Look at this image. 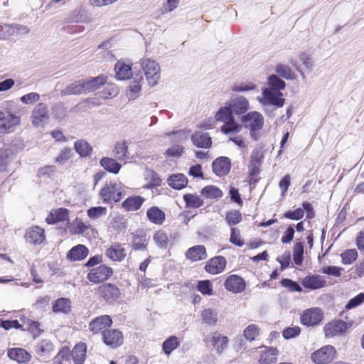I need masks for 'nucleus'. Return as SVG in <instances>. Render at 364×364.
Returning a JSON list of instances; mask_svg holds the SVG:
<instances>
[{"instance_id": "16", "label": "nucleus", "mask_w": 364, "mask_h": 364, "mask_svg": "<svg viewBox=\"0 0 364 364\" xmlns=\"http://www.w3.org/2000/svg\"><path fill=\"white\" fill-rule=\"evenodd\" d=\"M348 328V324L342 320H336L327 323L324 327V331L326 336H334L341 334Z\"/></svg>"}, {"instance_id": "21", "label": "nucleus", "mask_w": 364, "mask_h": 364, "mask_svg": "<svg viewBox=\"0 0 364 364\" xmlns=\"http://www.w3.org/2000/svg\"><path fill=\"white\" fill-rule=\"evenodd\" d=\"M193 144L198 147L207 149L212 144L209 134L202 131L196 132L191 137Z\"/></svg>"}, {"instance_id": "35", "label": "nucleus", "mask_w": 364, "mask_h": 364, "mask_svg": "<svg viewBox=\"0 0 364 364\" xmlns=\"http://www.w3.org/2000/svg\"><path fill=\"white\" fill-rule=\"evenodd\" d=\"M83 82L85 92H87L98 89L100 85H102L106 82V79L102 75H100L87 80H83Z\"/></svg>"}, {"instance_id": "47", "label": "nucleus", "mask_w": 364, "mask_h": 364, "mask_svg": "<svg viewBox=\"0 0 364 364\" xmlns=\"http://www.w3.org/2000/svg\"><path fill=\"white\" fill-rule=\"evenodd\" d=\"M304 245L301 242H297L293 248V259L296 265H301L304 259Z\"/></svg>"}, {"instance_id": "17", "label": "nucleus", "mask_w": 364, "mask_h": 364, "mask_svg": "<svg viewBox=\"0 0 364 364\" xmlns=\"http://www.w3.org/2000/svg\"><path fill=\"white\" fill-rule=\"evenodd\" d=\"M4 123L0 125V134L13 132L16 127L20 124L21 118L10 112H8V117L3 119Z\"/></svg>"}, {"instance_id": "45", "label": "nucleus", "mask_w": 364, "mask_h": 364, "mask_svg": "<svg viewBox=\"0 0 364 364\" xmlns=\"http://www.w3.org/2000/svg\"><path fill=\"white\" fill-rule=\"evenodd\" d=\"M179 346V342L176 336H172L166 339L162 345L164 352L167 355H170L172 351L177 348Z\"/></svg>"}, {"instance_id": "56", "label": "nucleus", "mask_w": 364, "mask_h": 364, "mask_svg": "<svg viewBox=\"0 0 364 364\" xmlns=\"http://www.w3.org/2000/svg\"><path fill=\"white\" fill-rule=\"evenodd\" d=\"M364 303V293H360L355 297L350 299L346 304V309H352Z\"/></svg>"}, {"instance_id": "26", "label": "nucleus", "mask_w": 364, "mask_h": 364, "mask_svg": "<svg viewBox=\"0 0 364 364\" xmlns=\"http://www.w3.org/2000/svg\"><path fill=\"white\" fill-rule=\"evenodd\" d=\"M114 70L117 78L121 80L129 79L132 75L130 65L121 61H118L115 64Z\"/></svg>"}, {"instance_id": "10", "label": "nucleus", "mask_w": 364, "mask_h": 364, "mask_svg": "<svg viewBox=\"0 0 364 364\" xmlns=\"http://www.w3.org/2000/svg\"><path fill=\"white\" fill-rule=\"evenodd\" d=\"M49 118L48 107L44 103H38L32 112V124L34 127H39Z\"/></svg>"}, {"instance_id": "54", "label": "nucleus", "mask_w": 364, "mask_h": 364, "mask_svg": "<svg viewBox=\"0 0 364 364\" xmlns=\"http://www.w3.org/2000/svg\"><path fill=\"white\" fill-rule=\"evenodd\" d=\"M154 240L159 247L165 248L167 246L168 237L164 232L159 230L154 234Z\"/></svg>"}, {"instance_id": "9", "label": "nucleus", "mask_w": 364, "mask_h": 364, "mask_svg": "<svg viewBox=\"0 0 364 364\" xmlns=\"http://www.w3.org/2000/svg\"><path fill=\"white\" fill-rule=\"evenodd\" d=\"M104 343L111 348H117L121 346L124 341L122 333L116 329L105 330L102 333Z\"/></svg>"}, {"instance_id": "7", "label": "nucleus", "mask_w": 364, "mask_h": 364, "mask_svg": "<svg viewBox=\"0 0 364 364\" xmlns=\"http://www.w3.org/2000/svg\"><path fill=\"white\" fill-rule=\"evenodd\" d=\"M227 102L235 115L243 114L250 108L249 101L242 95H232Z\"/></svg>"}, {"instance_id": "50", "label": "nucleus", "mask_w": 364, "mask_h": 364, "mask_svg": "<svg viewBox=\"0 0 364 364\" xmlns=\"http://www.w3.org/2000/svg\"><path fill=\"white\" fill-rule=\"evenodd\" d=\"M107 208L105 207H92L87 210L89 218L96 220L107 214Z\"/></svg>"}, {"instance_id": "48", "label": "nucleus", "mask_w": 364, "mask_h": 364, "mask_svg": "<svg viewBox=\"0 0 364 364\" xmlns=\"http://www.w3.org/2000/svg\"><path fill=\"white\" fill-rule=\"evenodd\" d=\"M341 257L343 264H350L357 259L358 252L355 249L346 250L341 254Z\"/></svg>"}, {"instance_id": "6", "label": "nucleus", "mask_w": 364, "mask_h": 364, "mask_svg": "<svg viewBox=\"0 0 364 364\" xmlns=\"http://www.w3.org/2000/svg\"><path fill=\"white\" fill-rule=\"evenodd\" d=\"M113 273L112 269L107 265H100L92 269L87 274V279L94 284L103 282L109 279Z\"/></svg>"}, {"instance_id": "59", "label": "nucleus", "mask_w": 364, "mask_h": 364, "mask_svg": "<svg viewBox=\"0 0 364 364\" xmlns=\"http://www.w3.org/2000/svg\"><path fill=\"white\" fill-rule=\"evenodd\" d=\"M298 58L299 60L302 62L306 69L309 70L310 71L312 70L314 68V62L309 53L304 52L301 53L299 54Z\"/></svg>"}, {"instance_id": "42", "label": "nucleus", "mask_w": 364, "mask_h": 364, "mask_svg": "<svg viewBox=\"0 0 364 364\" xmlns=\"http://www.w3.org/2000/svg\"><path fill=\"white\" fill-rule=\"evenodd\" d=\"M118 92L119 89L116 85L107 84L98 95L100 98L107 100L117 96Z\"/></svg>"}, {"instance_id": "22", "label": "nucleus", "mask_w": 364, "mask_h": 364, "mask_svg": "<svg viewBox=\"0 0 364 364\" xmlns=\"http://www.w3.org/2000/svg\"><path fill=\"white\" fill-rule=\"evenodd\" d=\"M186 256L188 259L196 262L205 259L208 255L203 245H196L186 251Z\"/></svg>"}, {"instance_id": "19", "label": "nucleus", "mask_w": 364, "mask_h": 364, "mask_svg": "<svg viewBox=\"0 0 364 364\" xmlns=\"http://www.w3.org/2000/svg\"><path fill=\"white\" fill-rule=\"evenodd\" d=\"M230 169V161L228 157L221 156L213 163V171L218 176L226 175Z\"/></svg>"}, {"instance_id": "12", "label": "nucleus", "mask_w": 364, "mask_h": 364, "mask_svg": "<svg viewBox=\"0 0 364 364\" xmlns=\"http://www.w3.org/2000/svg\"><path fill=\"white\" fill-rule=\"evenodd\" d=\"M45 231L38 226H33L26 230L25 234L26 240L30 244L39 245L45 240Z\"/></svg>"}, {"instance_id": "30", "label": "nucleus", "mask_w": 364, "mask_h": 364, "mask_svg": "<svg viewBox=\"0 0 364 364\" xmlns=\"http://www.w3.org/2000/svg\"><path fill=\"white\" fill-rule=\"evenodd\" d=\"M87 346L84 343H79L74 347L72 356L75 364H83L86 355Z\"/></svg>"}, {"instance_id": "31", "label": "nucleus", "mask_w": 364, "mask_h": 364, "mask_svg": "<svg viewBox=\"0 0 364 364\" xmlns=\"http://www.w3.org/2000/svg\"><path fill=\"white\" fill-rule=\"evenodd\" d=\"M114 156L123 161H127L129 159L128 146L125 141H119L115 144L113 150Z\"/></svg>"}, {"instance_id": "24", "label": "nucleus", "mask_w": 364, "mask_h": 364, "mask_svg": "<svg viewBox=\"0 0 364 364\" xmlns=\"http://www.w3.org/2000/svg\"><path fill=\"white\" fill-rule=\"evenodd\" d=\"M167 183L171 188L181 190L187 186L188 178L183 173H174L168 177Z\"/></svg>"}, {"instance_id": "38", "label": "nucleus", "mask_w": 364, "mask_h": 364, "mask_svg": "<svg viewBox=\"0 0 364 364\" xmlns=\"http://www.w3.org/2000/svg\"><path fill=\"white\" fill-rule=\"evenodd\" d=\"M89 226L82 221L81 219L76 218L68 227L69 232L73 235H80L85 232Z\"/></svg>"}, {"instance_id": "57", "label": "nucleus", "mask_w": 364, "mask_h": 364, "mask_svg": "<svg viewBox=\"0 0 364 364\" xmlns=\"http://www.w3.org/2000/svg\"><path fill=\"white\" fill-rule=\"evenodd\" d=\"M300 332L301 328L299 326L288 327L284 329L282 336L285 339L288 340L298 336Z\"/></svg>"}, {"instance_id": "64", "label": "nucleus", "mask_w": 364, "mask_h": 364, "mask_svg": "<svg viewBox=\"0 0 364 364\" xmlns=\"http://www.w3.org/2000/svg\"><path fill=\"white\" fill-rule=\"evenodd\" d=\"M40 99V95L37 92H30L21 97V101L26 105L33 104Z\"/></svg>"}, {"instance_id": "43", "label": "nucleus", "mask_w": 364, "mask_h": 364, "mask_svg": "<svg viewBox=\"0 0 364 364\" xmlns=\"http://www.w3.org/2000/svg\"><path fill=\"white\" fill-rule=\"evenodd\" d=\"M75 149L80 156L85 157L91 154L92 146L85 140H78L75 143Z\"/></svg>"}, {"instance_id": "33", "label": "nucleus", "mask_w": 364, "mask_h": 364, "mask_svg": "<svg viewBox=\"0 0 364 364\" xmlns=\"http://www.w3.org/2000/svg\"><path fill=\"white\" fill-rule=\"evenodd\" d=\"M85 92L83 80H78L68 85L61 91L62 95H80Z\"/></svg>"}, {"instance_id": "32", "label": "nucleus", "mask_w": 364, "mask_h": 364, "mask_svg": "<svg viewBox=\"0 0 364 364\" xmlns=\"http://www.w3.org/2000/svg\"><path fill=\"white\" fill-rule=\"evenodd\" d=\"M148 219L153 223L161 225L165 220V213L158 207H151L146 212Z\"/></svg>"}, {"instance_id": "61", "label": "nucleus", "mask_w": 364, "mask_h": 364, "mask_svg": "<svg viewBox=\"0 0 364 364\" xmlns=\"http://www.w3.org/2000/svg\"><path fill=\"white\" fill-rule=\"evenodd\" d=\"M143 81V77L141 75H136L134 78V80L130 82L129 89L134 94H137L140 92L141 86V82Z\"/></svg>"}, {"instance_id": "39", "label": "nucleus", "mask_w": 364, "mask_h": 364, "mask_svg": "<svg viewBox=\"0 0 364 364\" xmlns=\"http://www.w3.org/2000/svg\"><path fill=\"white\" fill-rule=\"evenodd\" d=\"M70 301L66 298L57 299L53 305V311L54 312H63L67 314L70 311Z\"/></svg>"}, {"instance_id": "14", "label": "nucleus", "mask_w": 364, "mask_h": 364, "mask_svg": "<svg viewBox=\"0 0 364 364\" xmlns=\"http://www.w3.org/2000/svg\"><path fill=\"white\" fill-rule=\"evenodd\" d=\"M225 287L227 290L234 292H242L245 288L244 279L237 275L229 276L225 282Z\"/></svg>"}, {"instance_id": "52", "label": "nucleus", "mask_w": 364, "mask_h": 364, "mask_svg": "<svg viewBox=\"0 0 364 364\" xmlns=\"http://www.w3.org/2000/svg\"><path fill=\"white\" fill-rule=\"evenodd\" d=\"M225 220L229 225H235L241 221L242 215L239 210H230L227 213Z\"/></svg>"}, {"instance_id": "34", "label": "nucleus", "mask_w": 364, "mask_h": 364, "mask_svg": "<svg viewBox=\"0 0 364 364\" xmlns=\"http://www.w3.org/2000/svg\"><path fill=\"white\" fill-rule=\"evenodd\" d=\"M144 201L141 196L129 197L122 203V206L129 211H135L140 208Z\"/></svg>"}, {"instance_id": "8", "label": "nucleus", "mask_w": 364, "mask_h": 364, "mask_svg": "<svg viewBox=\"0 0 364 364\" xmlns=\"http://www.w3.org/2000/svg\"><path fill=\"white\" fill-rule=\"evenodd\" d=\"M323 318L321 310L318 308H312L306 310L301 316V322L306 326L318 325Z\"/></svg>"}, {"instance_id": "29", "label": "nucleus", "mask_w": 364, "mask_h": 364, "mask_svg": "<svg viewBox=\"0 0 364 364\" xmlns=\"http://www.w3.org/2000/svg\"><path fill=\"white\" fill-rule=\"evenodd\" d=\"M269 87L263 90L262 97H259V101L264 105H273V75L268 77Z\"/></svg>"}, {"instance_id": "4", "label": "nucleus", "mask_w": 364, "mask_h": 364, "mask_svg": "<svg viewBox=\"0 0 364 364\" xmlns=\"http://www.w3.org/2000/svg\"><path fill=\"white\" fill-rule=\"evenodd\" d=\"M241 122L244 127L250 130V134L254 139L255 132L260 130L263 127L264 119L262 115L257 112H250L241 117Z\"/></svg>"}, {"instance_id": "55", "label": "nucleus", "mask_w": 364, "mask_h": 364, "mask_svg": "<svg viewBox=\"0 0 364 364\" xmlns=\"http://www.w3.org/2000/svg\"><path fill=\"white\" fill-rule=\"evenodd\" d=\"M282 287L288 289L291 291L300 292L302 291L300 285L296 282L290 279H282L280 282Z\"/></svg>"}, {"instance_id": "37", "label": "nucleus", "mask_w": 364, "mask_h": 364, "mask_svg": "<svg viewBox=\"0 0 364 364\" xmlns=\"http://www.w3.org/2000/svg\"><path fill=\"white\" fill-rule=\"evenodd\" d=\"M100 164L105 170L113 173H117L121 168V165L112 158L102 159Z\"/></svg>"}, {"instance_id": "62", "label": "nucleus", "mask_w": 364, "mask_h": 364, "mask_svg": "<svg viewBox=\"0 0 364 364\" xmlns=\"http://www.w3.org/2000/svg\"><path fill=\"white\" fill-rule=\"evenodd\" d=\"M147 241L144 236L136 237L134 238L132 244L134 250H145L146 249Z\"/></svg>"}, {"instance_id": "40", "label": "nucleus", "mask_w": 364, "mask_h": 364, "mask_svg": "<svg viewBox=\"0 0 364 364\" xmlns=\"http://www.w3.org/2000/svg\"><path fill=\"white\" fill-rule=\"evenodd\" d=\"M259 364H272L273 362V350L271 348L262 346L259 348Z\"/></svg>"}, {"instance_id": "36", "label": "nucleus", "mask_w": 364, "mask_h": 364, "mask_svg": "<svg viewBox=\"0 0 364 364\" xmlns=\"http://www.w3.org/2000/svg\"><path fill=\"white\" fill-rule=\"evenodd\" d=\"M275 72L277 73L278 77H281L287 80H292L295 79V74L291 68L283 64H277L274 68Z\"/></svg>"}, {"instance_id": "13", "label": "nucleus", "mask_w": 364, "mask_h": 364, "mask_svg": "<svg viewBox=\"0 0 364 364\" xmlns=\"http://www.w3.org/2000/svg\"><path fill=\"white\" fill-rule=\"evenodd\" d=\"M70 215V210L64 208H60L57 209H53L46 218V221L48 224H55L60 222H65L68 220Z\"/></svg>"}, {"instance_id": "51", "label": "nucleus", "mask_w": 364, "mask_h": 364, "mask_svg": "<svg viewBox=\"0 0 364 364\" xmlns=\"http://www.w3.org/2000/svg\"><path fill=\"white\" fill-rule=\"evenodd\" d=\"M259 333V328L255 324L248 326L243 331L244 337L248 341H254Z\"/></svg>"}, {"instance_id": "63", "label": "nucleus", "mask_w": 364, "mask_h": 364, "mask_svg": "<svg viewBox=\"0 0 364 364\" xmlns=\"http://www.w3.org/2000/svg\"><path fill=\"white\" fill-rule=\"evenodd\" d=\"M255 88V85L252 83H240V84H235L232 86L231 90L233 92H246L249 90H254Z\"/></svg>"}, {"instance_id": "25", "label": "nucleus", "mask_w": 364, "mask_h": 364, "mask_svg": "<svg viewBox=\"0 0 364 364\" xmlns=\"http://www.w3.org/2000/svg\"><path fill=\"white\" fill-rule=\"evenodd\" d=\"M88 255V249L83 245L73 247L68 253L67 257L72 261L82 260Z\"/></svg>"}, {"instance_id": "20", "label": "nucleus", "mask_w": 364, "mask_h": 364, "mask_svg": "<svg viewBox=\"0 0 364 364\" xmlns=\"http://www.w3.org/2000/svg\"><path fill=\"white\" fill-rule=\"evenodd\" d=\"M99 294L107 301L114 300L120 294L119 289L112 284H105L100 287Z\"/></svg>"}, {"instance_id": "3", "label": "nucleus", "mask_w": 364, "mask_h": 364, "mask_svg": "<svg viewBox=\"0 0 364 364\" xmlns=\"http://www.w3.org/2000/svg\"><path fill=\"white\" fill-rule=\"evenodd\" d=\"M140 65L149 85L151 87L156 85L161 78L159 64L151 58H143L140 62Z\"/></svg>"}, {"instance_id": "5", "label": "nucleus", "mask_w": 364, "mask_h": 364, "mask_svg": "<svg viewBox=\"0 0 364 364\" xmlns=\"http://www.w3.org/2000/svg\"><path fill=\"white\" fill-rule=\"evenodd\" d=\"M336 354V348L331 345H326L314 351L311 355V360L316 364H327L335 358Z\"/></svg>"}, {"instance_id": "2", "label": "nucleus", "mask_w": 364, "mask_h": 364, "mask_svg": "<svg viewBox=\"0 0 364 364\" xmlns=\"http://www.w3.org/2000/svg\"><path fill=\"white\" fill-rule=\"evenodd\" d=\"M124 187L118 181H107L102 188L100 196L104 202L119 201L124 194Z\"/></svg>"}, {"instance_id": "49", "label": "nucleus", "mask_w": 364, "mask_h": 364, "mask_svg": "<svg viewBox=\"0 0 364 364\" xmlns=\"http://www.w3.org/2000/svg\"><path fill=\"white\" fill-rule=\"evenodd\" d=\"M53 343L46 339L41 340L36 347V351L40 355L53 350Z\"/></svg>"}, {"instance_id": "15", "label": "nucleus", "mask_w": 364, "mask_h": 364, "mask_svg": "<svg viewBox=\"0 0 364 364\" xmlns=\"http://www.w3.org/2000/svg\"><path fill=\"white\" fill-rule=\"evenodd\" d=\"M301 284L306 289H317L326 285V280L318 274H309L302 279Z\"/></svg>"}, {"instance_id": "27", "label": "nucleus", "mask_w": 364, "mask_h": 364, "mask_svg": "<svg viewBox=\"0 0 364 364\" xmlns=\"http://www.w3.org/2000/svg\"><path fill=\"white\" fill-rule=\"evenodd\" d=\"M8 356L18 363H26L30 358V354L23 348H11L8 350Z\"/></svg>"}, {"instance_id": "60", "label": "nucleus", "mask_w": 364, "mask_h": 364, "mask_svg": "<svg viewBox=\"0 0 364 364\" xmlns=\"http://www.w3.org/2000/svg\"><path fill=\"white\" fill-rule=\"evenodd\" d=\"M284 216L294 220H300L304 217V209L298 208L294 210H288L284 214Z\"/></svg>"}, {"instance_id": "28", "label": "nucleus", "mask_w": 364, "mask_h": 364, "mask_svg": "<svg viewBox=\"0 0 364 364\" xmlns=\"http://www.w3.org/2000/svg\"><path fill=\"white\" fill-rule=\"evenodd\" d=\"M201 319L203 323L215 326L218 322V313L216 309L207 308L201 311Z\"/></svg>"}, {"instance_id": "23", "label": "nucleus", "mask_w": 364, "mask_h": 364, "mask_svg": "<svg viewBox=\"0 0 364 364\" xmlns=\"http://www.w3.org/2000/svg\"><path fill=\"white\" fill-rule=\"evenodd\" d=\"M106 255L113 261L120 262L126 257L127 252L121 245L114 244L107 250Z\"/></svg>"}, {"instance_id": "53", "label": "nucleus", "mask_w": 364, "mask_h": 364, "mask_svg": "<svg viewBox=\"0 0 364 364\" xmlns=\"http://www.w3.org/2000/svg\"><path fill=\"white\" fill-rule=\"evenodd\" d=\"M198 290L203 295H213V285L209 280L200 281L197 285Z\"/></svg>"}, {"instance_id": "1", "label": "nucleus", "mask_w": 364, "mask_h": 364, "mask_svg": "<svg viewBox=\"0 0 364 364\" xmlns=\"http://www.w3.org/2000/svg\"><path fill=\"white\" fill-rule=\"evenodd\" d=\"M231 108L226 102L215 114L217 122H223L221 132L225 134L238 133L242 130V125L237 123Z\"/></svg>"}, {"instance_id": "11", "label": "nucleus", "mask_w": 364, "mask_h": 364, "mask_svg": "<svg viewBox=\"0 0 364 364\" xmlns=\"http://www.w3.org/2000/svg\"><path fill=\"white\" fill-rule=\"evenodd\" d=\"M226 259L223 256H216L210 259L205 266V269L207 272L216 274H219L225 269Z\"/></svg>"}, {"instance_id": "18", "label": "nucleus", "mask_w": 364, "mask_h": 364, "mask_svg": "<svg viewBox=\"0 0 364 364\" xmlns=\"http://www.w3.org/2000/svg\"><path fill=\"white\" fill-rule=\"evenodd\" d=\"M112 323L109 316L103 315L92 319L89 323V329L93 333H97L102 329L110 326Z\"/></svg>"}, {"instance_id": "46", "label": "nucleus", "mask_w": 364, "mask_h": 364, "mask_svg": "<svg viewBox=\"0 0 364 364\" xmlns=\"http://www.w3.org/2000/svg\"><path fill=\"white\" fill-rule=\"evenodd\" d=\"M183 199L186 205L189 208H196L203 204V200L198 196L195 194H185L183 196Z\"/></svg>"}, {"instance_id": "44", "label": "nucleus", "mask_w": 364, "mask_h": 364, "mask_svg": "<svg viewBox=\"0 0 364 364\" xmlns=\"http://www.w3.org/2000/svg\"><path fill=\"white\" fill-rule=\"evenodd\" d=\"M212 343L218 353H221L227 347L228 339L225 336H221L215 333L212 337Z\"/></svg>"}, {"instance_id": "41", "label": "nucleus", "mask_w": 364, "mask_h": 364, "mask_svg": "<svg viewBox=\"0 0 364 364\" xmlns=\"http://www.w3.org/2000/svg\"><path fill=\"white\" fill-rule=\"evenodd\" d=\"M201 194L204 197L211 199H218L223 196L222 191L212 185L204 187L201 191Z\"/></svg>"}, {"instance_id": "58", "label": "nucleus", "mask_w": 364, "mask_h": 364, "mask_svg": "<svg viewBox=\"0 0 364 364\" xmlns=\"http://www.w3.org/2000/svg\"><path fill=\"white\" fill-rule=\"evenodd\" d=\"M230 241L231 243L242 247L244 242L241 240L240 230L236 228H231Z\"/></svg>"}]
</instances>
